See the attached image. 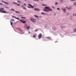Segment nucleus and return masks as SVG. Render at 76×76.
Masks as SVG:
<instances>
[{
    "mask_svg": "<svg viewBox=\"0 0 76 76\" xmlns=\"http://www.w3.org/2000/svg\"><path fill=\"white\" fill-rule=\"evenodd\" d=\"M17 1L18 3H21V1L19 0H17Z\"/></svg>",
    "mask_w": 76,
    "mask_h": 76,
    "instance_id": "nucleus-19",
    "label": "nucleus"
},
{
    "mask_svg": "<svg viewBox=\"0 0 76 76\" xmlns=\"http://www.w3.org/2000/svg\"><path fill=\"white\" fill-rule=\"evenodd\" d=\"M18 30L21 32V33H20V34H23V31L22 30V29L21 28H19Z\"/></svg>",
    "mask_w": 76,
    "mask_h": 76,
    "instance_id": "nucleus-7",
    "label": "nucleus"
},
{
    "mask_svg": "<svg viewBox=\"0 0 76 76\" xmlns=\"http://www.w3.org/2000/svg\"><path fill=\"white\" fill-rule=\"evenodd\" d=\"M75 13H74V14H73V16H75Z\"/></svg>",
    "mask_w": 76,
    "mask_h": 76,
    "instance_id": "nucleus-46",
    "label": "nucleus"
},
{
    "mask_svg": "<svg viewBox=\"0 0 76 76\" xmlns=\"http://www.w3.org/2000/svg\"><path fill=\"white\" fill-rule=\"evenodd\" d=\"M2 1V2H3V3H4V2H5L4 1Z\"/></svg>",
    "mask_w": 76,
    "mask_h": 76,
    "instance_id": "nucleus-49",
    "label": "nucleus"
},
{
    "mask_svg": "<svg viewBox=\"0 0 76 76\" xmlns=\"http://www.w3.org/2000/svg\"><path fill=\"white\" fill-rule=\"evenodd\" d=\"M74 6H76V2H74Z\"/></svg>",
    "mask_w": 76,
    "mask_h": 76,
    "instance_id": "nucleus-37",
    "label": "nucleus"
},
{
    "mask_svg": "<svg viewBox=\"0 0 76 76\" xmlns=\"http://www.w3.org/2000/svg\"><path fill=\"white\" fill-rule=\"evenodd\" d=\"M37 19H38V18H37Z\"/></svg>",
    "mask_w": 76,
    "mask_h": 76,
    "instance_id": "nucleus-56",
    "label": "nucleus"
},
{
    "mask_svg": "<svg viewBox=\"0 0 76 76\" xmlns=\"http://www.w3.org/2000/svg\"><path fill=\"white\" fill-rule=\"evenodd\" d=\"M18 22H19V21H17L16 22V23H18Z\"/></svg>",
    "mask_w": 76,
    "mask_h": 76,
    "instance_id": "nucleus-50",
    "label": "nucleus"
},
{
    "mask_svg": "<svg viewBox=\"0 0 76 76\" xmlns=\"http://www.w3.org/2000/svg\"><path fill=\"white\" fill-rule=\"evenodd\" d=\"M28 6L27 7L28 8H34V6L31 5V4H28Z\"/></svg>",
    "mask_w": 76,
    "mask_h": 76,
    "instance_id": "nucleus-5",
    "label": "nucleus"
},
{
    "mask_svg": "<svg viewBox=\"0 0 76 76\" xmlns=\"http://www.w3.org/2000/svg\"><path fill=\"white\" fill-rule=\"evenodd\" d=\"M21 7H22L23 8V7H23V5Z\"/></svg>",
    "mask_w": 76,
    "mask_h": 76,
    "instance_id": "nucleus-48",
    "label": "nucleus"
},
{
    "mask_svg": "<svg viewBox=\"0 0 76 76\" xmlns=\"http://www.w3.org/2000/svg\"><path fill=\"white\" fill-rule=\"evenodd\" d=\"M57 10H60V8H57Z\"/></svg>",
    "mask_w": 76,
    "mask_h": 76,
    "instance_id": "nucleus-30",
    "label": "nucleus"
},
{
    "mask_svg": "<svg viewBox=\"0 0 76 76\" xmlns=\"http://www.w3.org/2000/svg\"><path fill=\"white\" fill-rule=\"evenodd\" d=\"M54 15H56V14L54 13Z\"/></svg>",
    "mask_w": 76,
    "mask_h": 76,
    "instance_id": "nucleus-54",
    "label": "nucleus"
},
{
    "mask_svg": "<svg viewBox=\"0 0 76 76\" xmlns=\"http://www.w3.org/2000/svg\"><path fill=\"white\" fill-rule=\"evenodd\" d=\"M53 30H54V31H56V29H54V28H53Z\"/></svg>",
    "mask_w": 76,
    "mask_h": 76,
    "instance_id": "nucleus-44",
    "label": "nucleus"
},
{
    "mask_svg": "<svg viewBox=\"0 0 76 76\" xmlns=\"http://www.w3.org/2000/svg\"><path fill=\"white\" fill-rule=\"evenodd\" d=\"M34 0L35 1H39V0Z\"/></svg>",
    "mask_w": 76,
    "mask_h": 76,
    "instance_id": "nucleus-39",
    "label": "nucleus"
},
{
    "mask_svg": "<svg viewBox=\"0 0 76 76\" xmlns=\"http://www.w3.org/2000/svg\"><path fill=\"white\" fill-rule=\"evenodd\" d=\"M13 22L12 23V21L10 22V23H11V25H12V26H13Z\"/></svg>",
    "mask_w": 76,
    "mask_h": 76,
    "instance_id": "nucleus-27",
    "label": "nucleus"
},
{
    "mask_svg": "<svg viewBox=\"0 0 76 76\" xmlns=\"http://www.w3.org/2000/svg\"><path fill=\"white\" fill-rule=\"evenodd\" d=\"M37 31H38V30L37 29H36L35 30V32H37Z\"/></svg>",
    "mask_w": 76,
    "mask_h": 76,
    "instance_id": "nucleus-41",
    "label": "nucleus"
},
{
    "mask_svg": "<svg viewBox=\"0 0 76 76\" xmlns=\"http://www.w3.org/2000/svg\"><path fill=\"white\" fill-rule=\"evenodd\" d=\"M26 22V21H23L22 23H25Z\"/></svg>",
    "mask_w": 76,
    "mask_h": 76,
    "instance_id": "nucleus-18",
    "label": "nucleus"
},
{
    "mask_svg": "<svg viewBox=\"0 0 76 76\" xmlns=\"http://www.w3.org/2000/svg\"><path fill=\"white\" fill-rule=\"evenodd\" d=\"M19 21H20V22H22L23 20H22L21 19H20L19 20Z\"/></svg>",
    "mask_w": 76,
    "mask_h": 76,
    "instance_id": "nucleus-31",
    "label": "nucleus"
},
{
    "mask_svg": "<svg viewBox=\"0 0 76 76\" xmlns=\"http://www.w3.org/2000/svg\"><path fill=\"white\" fill-rule=\"evenodd\" d=\"M11 11H14V12L15 11V9H13V8H12L11 9Z\"/></svg>",
    "mask_w": 76,
    "mask_h": 76,
    "instance_id": "nucleus-13",
    "label": "nucleus"
},
{
    "mask_svg": "<svg viewBox=\"0 0 76 76\" xmlns=\"http://www.w3.org/2000/svg\"><path fill=\"white\" fill-rule=\"evenodd\" d=\"M55 5H57V4H58V3H57V2H56V3H55Z\"/></svg>",
    "mask_w": 76,
    "mask_h": 76,
    "instance_id": "nucleus-35",
    "label": "nucleus"
},
{
    "mask_svg": "<svg viewBox=\"0 0 76 76\" xmlns=\"http://www.w3.org/2000/svg\"><path fill=\"white\" fill-rule=\"evenodd\" d=\"M15 19H18V20H19V18H17V17H16V18H15Z\"/></svg>",
    "mask_w": 76,
    "mask_h": 76,
    "instance_id": "nucleus-33",
    "label": "nucleus"
},
{
    "mask_svg": "<svg viewBox=\"0 0 76 76\" xmlns=\"http://www.w3.org/2000/svg\"><path fill=\"white\" fill-rule=\"evenodd\" d=\"M57 42V41H55V43H56V42Z\"/></svg>",
    "mask_w": 76,
    "mask_h": 76,
    "instance_id": "nucleus-52",
    "label": "nucleus"
},
{
    "mask_svg": "<svg viewBox=\"0 0 76 76\" xmlns=\"http://www.w3.org/2000/svg\"><path fill=\"white\" fill-rule=\"evenodd\" d=\"M28 33H29V34L30 33V32H29V31H28Z\"/></svg>",
    "mask_w": 76,
    "mask_h": 76,
    "instance_id": "nucleus-53",
    "label": "nucleus"
},
{
    "mask_svg": "<svg viewBox=\"0 0 76 76\" xmlns=\"http://www.w3.org/2000/svg\"><path fill=\"white\" fill-rule=\"evenodd\" d=\"M69 15V13H67V15L68 16V15Z\"/></svg>",
    "mask_w": 76,
    "mask_h": 76,
    "instance_id": "nucleus-43",
    "label": "nucleus"
},
{
    "mask_svg": "<svg viewBox=\"0 0 76 76\" xmlns=\"http://www.w3.org/2000/svg\"><path fill=\"white\" fill-rule=\"evenodd\" d=\"M61 9L62 10L64 11V13H65L66 12V9L64 8L63 7L61 8Z\"/></svg>",
    "mask_w": 76,
    "mask_h": 76,
    "instance_id": "nucleus-8",
    "label": "nucleus"
},
{
    "mask_svg": "<svg viewBox=\"0 0 76 76\" xmlns=\"http://www.w3.org/2000/svg\"><path fill=\"white\" fill-rule=\"evenodd\" d=\"M17 4V5L18 6H20V4Z\"/></svg>",
    "mask_w": 76,
    "mask_h": 76,
    "instance_id": "nucleus-36",
    "label": "nucleus"
},
{
    "mask_svg": "<svg viewBox=\"0 0 76 76\" xmlns=\"http://www.w3.org/2000/svg\"><path fill=\"white\" fill-rule=\"evenodd\" d=\"M3 4L2 3L0 2V5H2Z\"/></svg>",
    "mask_w": 76,
    "mask_h": 76,
    "instance_id": "nucleus-40",
    "label": "nucleus"
},
{
    "mask_svg": "<svg viewBox=\"0 0 76 76\" xmlns=\"http://www.w3.org/2000/svg\"><path fill=\"white\" fill-rule=\"evenodd\" d=\"M44 11H45V12H49V11L47 10H46V9H43Z\"/></svg>",
    "mask_w": 76,
    "mask_h": 76,
    "instance_id": "nucleus-10",
    "label": "nucleus"
},
{
    "mask_svg": "<svg viewBox=\"0 0 76 76\" xmlns=\"http://www.w3.org/2000/svg\"><path fill=\"white\" fill-rule=\"evenodd\" d=\"M52 7L53 8V9H55V7H54V6H52Z\"/></svg>",
    "mask_w": 76,
    "mask_h": 76,
    "instance_id": "nucleus-38",
    "label": "nucleus"
},
{
    "mask_svg": "<svg viewBox=\"0 0 76 76\" xmlns=\"http://www.w3.org/2000/svg\"><path fill=\"white\" fill-rule=\"evenodd\" d=\"M45 8L46 9H48V11H52V9H51V8H50V7L48 6L45 7Z\"/></svg>",
    "mask_w": 76,
    "mask_h": 76,
    "instance_id": "nucleus-4",
    "label": "nucleus"
},
{
    "mask_svg": "<svg viewBox=\"0 0 76 76\" xmlns=\"http://www.w3.org/2000/svg\"><path fill=\"white\" fill-rule=\"evenodd\" d=\"M6 8H7V9H9V7H6Z\"/></svg>",
    "mask_w": 76,
    "mask_h": 76,
    "instance_id": "nucleus-47",
    "label": "nucleus"
},
{
    "mask_svg": "<svg viewBox=\"0 0 76 76\" xmlns=\"http://www.w3.org/2000/svg\"><path fill=\"white\" fill-rule=\"evenodd\" d=\"M33 37L34 38H35V37H36V34H34V35L33 36Z\"/></svg>",
    "mask_w": 76,
    "mask_h": 76,
    "instance_id": "nucleus-29",
    "label": "nucleus"
},
{
    "mask_svg": "<svg viewBox=\"0 0 76 76\" xmlns=\"http://www.w3.org/2000/svg\"><path fill=\"white\" fill-rule=\"evenodd\" d=\"M74 16H76V14H75Z\"/></svg>",
    "mask_w": 76,
    "mask_h": 76,
    "instance_id": "nucleus-51",
    "label": "nucleus"
},
{
    "mask_svg": "<svg viewBox=\"0 0 76 76\" xmlns=\"http://www.w3.org/2000/svg\"><path fill=\"white\" fill-rule=\"evenodd\" d=\"M47 38H48V39H50V40H51V38L50 37H46Z\"/></svg>",
    "mask_w": 76,
    "mask_h": 76,
    "instance_id": "nucleus-22",
    "label": "nucleus"
},
{
    "mask_svg": "<svg viewBox=\"0 0 76 76\" xmlns=\"http://www.w3.org/2000/svg\"><path fill=\"white\" fill-rule=\"evenodd\" d=\"M23 5L25 7H26V4H25V3H24Z\"/></svg>",
    "mask_w": 76,
    "mask_h": 76,
    "instance_id": "nucleus-20",
    "label": "nucleus"
},
{
    "mask_svg": "<svg viewBox=\"0 0 76 76\" xmlns=\"http://www.w3.org/2000/svg\"><path fill=\"white\" fill-rule=\"evenodd\" d=\"M12 3L14 4H18V3L15 2H13Z\"/></svg>",
    "mask_w": 76,
    "mask_h": 76,
    "instance_id": "nucleus-12",
    "label": "nucleus"
},
{
    "mask_svg": "<svg viewBox=\"0 0 76 76\" xmlns=\"http://www.w3.org/2000/svg\"><path fill=\"white\" fill-rule=\"evenodd\" d=\"M73 31L74 32H76V28H75L74 29Z\"/></svg>",
    "mask_w": 76,
    "mask_h": 76,
    "instance_id": "nucleus-28",
    "label": "nucleus"
},
{
    "mask_svg": "<svg viewBox=\"0 0 76 76\" xmlns=\"http://www.w3.org/2000/svg\"><path fill=\"white\" fill-rule=\"evenodd\" d=\"M42 6H47V5L45 4H42Z\"/></svg>",
    "mask_w": 76,
    "mask_h": 76,
    "instance_id": "nucleus-26",
    "label": "nucleus"
},
{
    "mask_svg": "<svg viewBox=\"0 0 76 76\" xmlns=\"http://www.w3.org/2000/svg\"><path fill=\"white\" fill-rule=\"evenodd\" d=\"M11 16L12 18H15V19H16V16L13 15H12Z\"/></svg>",
    "mask_w": 76,
    "mask_h": 76,
    "instance_id": "nucleus-17",
    "label": "nucleus"
},
{
    "mask_svg": "<svg viewBox=\"0 0 76 76\" xmlns=\"http://www.w3.org/2000/svg\"><path fill=\"white\" fill-rule=\"evenodd\" d=\"M21 19H26V17H21Z\"/></svg>",
    "mask_w": 76,
    "mask_h": 76,
    "instance_id": "nucleus-21",
    "label": "nucleus"
},
{
    "mask_svg": "<svg viewBox=\"0 0 76 76\" xmlns=\"http://www.w3.org/2000/svg\"><path fill=\"white\" fill-rule=\"evenodd\" d=\"M23 9H25L26 10V8L25 7H23Z\"/></svg>",
    "mask_w": 76,
    "mask_h": 76,
    "instance_id": "nucleus-32",
    "label": "nucleus"
},
{
    "mask_svg": "<svg viewBox=\"0 0 76 76\" xmlns=\"http://www.w3.org/2000/svg\"><path fill=\"white\" fill-rule=\"evenodd\" d=\"M61 29H63L62 28H66V26H61Z\"/></svg>",
    "mask_w": 76,
    "mask_h": 76,
    "instance_id": "nucleus-14",
    "label": "nucleus"
},
{
    "mask_svg": "<svg viewBox=\"0 0 76 76\" xmlns=\"http://www.w3.org/2000/svg\"><path fill=\"white\" fill-rule=\"evenodd\" d=\"M10 21H13V22H15V20L14 19H11Z\"/></svg>",
    "mask_w": 76,
    "mask_h": 76,
    "instance_id": "nucleus-24",
    "label": "nucleus"
},
{
    "mask_svg": "<svg viewBox=\"0 0 76 76\" xmlns=\"http://www.w3.org/2000/svg\"><path fill=\"white\" fill-rule=\"evenodd\" d=\"M39 18H41L42 17L41 16H39Z\"/></svg>",
    "mask_w": 76,
    "mask_h": 76,
    "instance_id": "nucleus-42",
    "label": "nucleus"
},
{
    "mask_svg": "<svg viewBox=\"0 0 76 76\" xmlns=\"http://www.w3.org/2000/svg\"><path fill=\"white\" fill-rule=\"evenodd\" d=\"M4 3H5V4H7V5H8L9 4V3L8 2H4Z\"/></svg>",
    "mask_w": 76,
    "mask_h": 76,
    "instance_id": "nucleus-16",
    "label": "nucleus"
},
{
    "mask_svg": "<svg viewBox=\"0 0 76 76\" xmlns=\"http://www.w3.org/2000/svg\"><path fill=\"white\" fill-rule=\"evenodd\" d=\"M4 10V8L0 7V12L2 13H6V14H9V12H7L5 10Z\"/></svg>",
    "mask_w": 76,
    "mask_h": 76,
    "instance_id": "nucleus-1",
    "label": "nucleus"
},
{
    "mask_svg": "<svg viewBox=\"0 0 76 76\" xmlns=\"http://www.w3.org/2000/svg\"><path fill=\"white\" fill-rule=\"evenodd\" d=\"M15 13H17L18 14H19V13H20V12L19 11H15Z\"/></svg>",
    "mask_w": 76,
    "mask_h": 76,
    "instance_id": "nucleus-11",
    "label": "nucleus"
},
{
    "mask_svg": "<svg viewBox=\"0 0 76 76\" xmlns=\"http://www.w3.org/2000/svg\"><path fill=\"white\" fill-rule=\"evenodd\" d=\"M76 0H71V1H76Z\"/></svg>",
    "mask_w": 76,
    "mask_h": 76,
    "instance_id": "nucleus-34",
    "label": "nucleus"
},
{
    "mask_svg": "<svg viewBox=\"0 0 76 76\" xmlns=\"http://www.w3.org/2000/svg\"><path fill=\"white\" fill-rule=\"evenodd\" d=\"M66 8L67 9H68V10H69L70 9H71V7H66Z\"/></svg>",
    "mask_w": 76,
    "mask_h": 76,
    "instance_id": "nucleus-15",
    "label": "nucleus"
},
{
    "mask_svg": "<svg viewBox=\"0 0 76 76\" xmlns=\"http://www.w3.org/2000/svg\"><path fill=\"white\" fill-rule=\"evenodd\" d=\"M34 17H35L36 18H39V17L37 15H34Z\"/></svg>",
    "mask_w": 76,
    "mask_h": 76,
    "instance_id": "nucleus-23",
    "label": "nucleus"
},
{
    "mask_svg": "<svg viewBox=\"0 0 76 76\" xmlns=\"http://www.w3.org/2000/svg\"><path fill=\"white\" fill-rule=\"evenodd\" d=\"M38 37V39H40V38H41L42 37V34L41 33H40L39 34Z\"/></svg>",
    "mask_w": 76,
    "mask_h": 76,
    "instance_id": "nucleus-6",
    "label": "nucleus"
},
{
    "mask_svg": "<svg viewBox=\"0 0 76 76\" xmlns=\"http://www.w3.org/2000/svg\"><path fill=\"white\" fill-rule=\"evenodd\" d=\"M41 0V1H43V0Z\"/></svg>",
    "mask_w": 76,
    "mask_h": 76,
    "instance_id": "nucleus-55",
    "label": "nucleus"
},
{
    "mask_svg": "<svg viewBox=\"0 0 76 76\" xmlns=\"http://www.w3.org/2000/svg\"><path fill=\"white\" fill-rule=\"evenodd\" d=\"M24 28L26 29H30V26H28V25H27V24H25L24 25Z\"/></svg>",
    "mask_w": 76,
    "mask_h": 76,
    "instance_id": "nucleus-3",
    "label": "nucleus"
},
{
    "mask_svg": "<svg viewBox=\"0 0 76 76\" xmlns=\"http://www.w3.org/2000/svg\"><path fill=\"white\" fill-rule=\"evenodd\" d=\"M30 20L32 21V22H34V23L36 22V20H37L35 19H34L32 17H31L30 18Z\"/></svg>",
    "mask_w": 76,
    "mask_h": 76,
    "instance_id": "nucleus-2",
    "label": "nucleus"
},
{
    "mask_svg": "<svg viewBox=\"0 0 76 76\" xmlns=\"http://www.w3.org/2000/svg\"><path fill=\"white\" fill-rule=\"evenodd\" d=\"M34 10H36V11H39V10H40L38 8H34Z\"/></svg>",
    "mask_w": 76,
    "mask_h": 76,
    "instance_id": "nucleus-9",
    "label": "nucleus"
},
{
    "mask_svg": "<svg viewBox=\"0 0 76 76\" xmlns=\"http://www.w3.org/2000/svg\"><path fill=\"white\" fill-rule=\"evenodd\" d=\"M61 1V2H63V0H60Z\"/></svg>",
    "mask_w": 76,
    "mask_h": 76,
    "instance_id": "nucleus-45",
    "label": "nucleus"
},
{
    "mask_svg": "<svg viewBox=\"0 0 76 76\" xmlns=\"http://www.w3.org/2000/svg\"><path fill=\"white\" fill-rule=\"evenodd\" d=\"M41 13L42 15H46V13H44L43 12H42Z\"/></svg>",
    "mask_w": 76,
    "mask_h": 76,
    "instance_id": "nucleus-25",
    "label": "nucleus"
}]
</instances>
